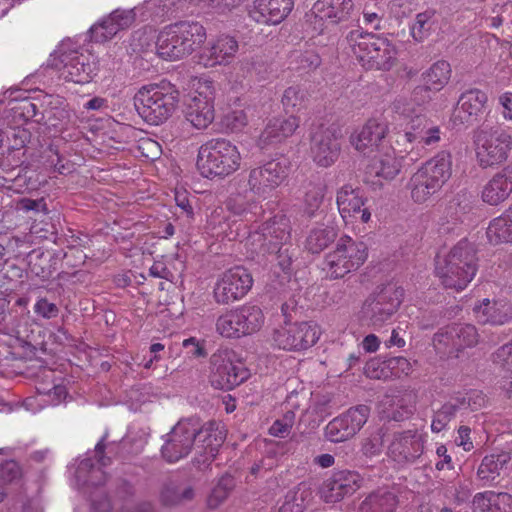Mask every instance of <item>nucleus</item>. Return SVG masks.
Masks as SVG:
<instances>
[{
    "label": "nucleus",
    "mask_w": 512,
    "mask_h": 512,
    "mask_svg": "<svg viewBox=\"0 0 512 512\" xmlns=\"http://www.w3.org/2000/svg\"><path fill=\"white\" fill-rule=\"evenodd\" d=\"M291 163L286 158H274L249 170L247 183L239 181L229 196L226 207L236 216L247 220L261 209L257 198H266L288 178Z\"/></svg>",
    "instance_id": "1"
},
{
    "label": "nucleus",
    "mask_w": 512,
    "mask_h": 512,
    "mask_svg": "<svg viewBox=\"0 0 512 512\" xmlns=\"http://www.w3.org/2000/svg\"><path fill=\"white\" fill-rule=\"evenodd\" d=\"M388 134L389 126L386 121L370 118L349 137V142L356 151L371 158L368 173L385 180H391L399 174L403 158L397 155L390 144Z\"/></svg>",
    "instance_id": "2"
},
{
    "label": "nucleus",
    "mask_w": 512,
    "mask_h": 512,
    "mask_svg": "<svg viewBox=\"0 0 512 512\" xmlns=\"http://www.w3.org/2000/svg\"><path fill=\"white\" fill-rule=\"evenodd\" d=\"M479 269L475 243L461 239L449 251L435 257V275L445 289L463 291L473 281Z\"/></svg>",
    "instance_id": "3"
},
{
    "label": "nucleus",
    "mask_w": 512,
    "mask_h": 512,
    "mask_svg": "<svg viewBox=\"0 0 512 512\" xmlns=\"http://www.w3.org/2000/svg\"><path fill=\"white\" fill-rule=\"evenodd\" d=\"M243 163L239 147L224 137L204 142L198 150L196 166L200 175L207 179H225L238 170Z\"/></svg>",
    "instance_id": "4"
},
{
    "label": "nucleus",
    "mask_w": 512,
    "mask_h": 512,
    "mask_svg": "<svg viewBox=\"0 0 512 512\" xmlns=\"http://www.w3.org/2000/svg\"><path fill=\"white\" fill-rule=\"evenodd\" d=\"M346 41L360 65L366 70L389 71L397 63L398 49L389 38L352 30Z\"/></svg>",
    "instance_id": "5"
},
{
    "label": "nucleus",
    "mask_w": 512,
    "mask_h": 512,
    "mask_svg": "<svg viewBox=\"0 0 512 512\" xmlns=\"http://www.w3.org/2000/svg\"><path fill=\"white\" fill-rule=\"evenodd\" d=\"M135 107L141 118L150 125L166 122L176 111L180 92L169 81L142 86L135 94Z\"/></svg>",
    "instance_id": "6"
},
{
    "label": "nucleus",
    "mask_w": 512,
    "mask_h": 512,
    "mask_svg": "<svg viewBox=\"0 0 512 512\" xmlns=\"http://www.w3.org/2000/svg\"><path fill=\"white\" fill-rule=\"evenodd\" d=\"M453 174V156L440 150L422 163L408 182L411 199L417 204L427 202L450 180Z\"/></svg>",
    "instance_id": "7"
},
{
    "label": "nucleus",
    "mask_w": 512,
    "mask_h": 512,
    "mask_svg": "<svg viewBox=\"0 0 512 512\" xmlns=\"http://www.w3.org/2000/svg\"><path fill=\"white\" fill-rule=\"evenodd\" d=\"M369 249L364 241L342 235L324 257L322 270L326 279L338 280L359 270L368 260Z\"/></svg>",
    "instance_id": "8"
},
{
    "label": "nucleus",
    "mask_w": 512,
    "mask_h": 512,
    "mask_svg": "<svg viewBox=\"0 0 512 512\" xmlns=\"http://www.w3.org/2000/svg\"><path fill=\"white\" fill-rule=\"evenodd\" d=\"M216 87L207 77H195L190 81V91L184 117L197 130L207 129L215 119Z\"/></svg>",
    "instance_id": "9"
},
{
    "label": "nucleus",
    "mask_w": 512,
    "mask_h": 512,
    "mask_svg": "<svg viewBox=\"0 0 512 512\" xmlns=\"http://www.w3.org/2000/svg\"><path fill=\"white\" fill-rule=\"evenodd\" d=\"M475 157L482 169L506 162L512 150V136L505 130H480L474 136Z\"/></svg>",
    "instance_id": "10"
},
{
    "label": "nucleus",
    "mask_w": 512,
    "mask_h": 512,
    "mask_svg": "<svg viewBox=\"0 0 512 512\" xmlns=\"http://www.w3.org/2000/svg\"><path fill=\"white\" fill-rule=\"evenodd\" d=\"M321 335L320 325L313 320L286 322L273 331L272 343L284 351L303 352L313 347Z\"/></svg>",
    "instance_id": "11"
},
{
    "label": "nucleus",
    "mask_w": 512,
    "mask_h": 512,
    "mask_svg": "<svg viewBox=\"0 0 512 512\" xmlns=\"http://www.w3.org/2000/svg\"><path fill=\"white\" fill-rule=\"evenodd\" d=\"M404 289L389 283L370 294L364 301L361 313L374 328L382 327L397 312L403 300Z\"/></svg>",
    "instance_id": "12"
},
{
    "label": "nucleus",
    "mask_w": 512,
    "mask_h": 512,
    "mask_svg": "<svg viewBox=\"0 0 512 512\" xmlns=\"http://www.w3.org/2000/svg\"><path fill=\"white\" fill-rule=\"evenodd\" d=\"M249 376V370L234 350L223 349L212 355L209 381L215 389L232 390Z\"/></svg>",
    "instance_id": "13"
},
{
    "label": "nucleus",
    "mask_w": 512,
    "mask_h": 512,
    "mask_svg": "<svg viewBox=\"0 0 512 512\" xmlns=\"http://www.w3.org/2000/svg\"><path fill=\"white\" fill-rule=\"evenodd\" d=\"M291 238V222L285 214H277L264 222L257 230L251 231L246 246L253 253H274Z\"/></svg>",
    "instance_id": "14"
},
{
    "label": "nucleus",
    "mask_w": 512,
    "mask_h": 512,
    "mask_svg": "<svg viewBox=\"0 0 512 512\" xmlns=\"http://www.w3.org/2000/svg\"><path fill=\"white\" fill-rule=\"evenodd\" d=\"M352 0H317L305 15L314 35H322L329 26L348 21L353 12Z\"/></svg>",
    "instance_id": "15"
},
{
    "label": "nucleus",
    "mask_w": 512,
    "mask_h": 512,
    "mask_svg": "<svg viewBox=\"0 0 512 512\" xmlns=\"http://www.w3.org/2000/svg\"><path fill=\"white\" fill-rule=\"evenodd\" d=\"M342 138L340 125L332 123L320 124L311 134L310 154L319 167L333 165L341 151L339 140Z\"/></svg>",
    "instance_id": "16"
},
{
    "label": "nucleus",
    "mask_w": 512,
    "mask_h": 512,
    "mask_svg": "<svg viewBox=\"0 0 512 512\" xmlns=\"http://www.w3.org/2000/svg\"><path fill=\"white\" fill-rule=\"evenodd\" d=\"M253 286L250 272L243 266H234L222 272L214 285L216 303L226 305L245 297Z\"/></svg>",
    "instance_id": "17"
},
{
    "label": "nucleus",
    "mask_w": 512,
    "mask_h": 512,
    "mask_svg": "<svg viewBox=\"0 0 512 512\" xmlns=\"http://www.w3.org/2000/svg\"><path fill=\"white\" fill-rule=\"evenodd\" d=\"M425 443L426 435L417 429L396 432L387 454L400 465L414 463L423 454Z\"/></svg>",
    "instance_id": "18"
},
{
    "label": "nucleus",
    "mask_w": 512,
    "mask_h": 512,
    "mask_svg": "<svg viewBox=\"0 0 512 512\" xmlns=\"http://www.w3.org/2000/svg\"><path fill=\"white\" fill-rule=\"evenodd\" d=\"M225 439L226 429L223 423L213 420L203 424L199 429L195 424L193 445L200 457L197 459L198 463L210 464L217 456Z\"/></svg>",
    "instance_id": "19"
},
{
    "label": "nucleus",
    "mask_w": 512,
    "mask_h": 512,
    "mask_svg": "<svg viewBox=\"0 0 512 512\" xmlns=\"http://www.w3.org/2000/svg\"><path fill=\"white\" fill-rule=\"evenodd\" d=\"M239 50L238 40L229 34L211 39L198 53L197 62L205 68L230 65Z\"/></svg>",
    "instance_id": "20"
},
{
    "label": "nucleus",
    "mask_w": 512,
    "mask_h": 512,
    "mask_svg": "<svg viewBox=\"0 0 512 512\" xmlns=\"http://www.w3.org/2000/svg\"><path fill=\"white\" fill-rule=\"evenodd\" d=\"M487 103L488 95L485 91L469 88L460 94L450 121L454 126L473 125L482 118Z\"/></svg>",
    "instance_id": "21"
},
{
    "label": "nucleus",
    "mask_w": 512,
    "mask_h": 512,
    "mask_svg": "<svg viewBox=\"0 0 512 512\" xmlns=\"http://www.w3.org/2000/svg\"><path fill=\"white\" fill-rule=\"evenodd\" d=\"M367 198L364 197L359 188H353L351 185H344L336 195V204L340 216L346 224L359 220L362 223H368L371 220V212L365 206Z\"/></svg>",
    "instance_id": "22"
},
{
    "label": "nucleus",
    "mask_w": 512,
    "mask_h": 512,
    "mask_svg": "<svg viewBox=\"0 0 512 512\" xmlns=\"http://www.w3.org/2000/svg\"><path fill=\"white\" fill-rule=\"evenodd\" d=\"M195 423L192 420L178 422L161 449L163 458L169 463H175L186 457L193 447Z\"/></svg>",
    "instance_id": "23"
},
{
    "label": "nucleus",
    "mask_w": 512,
    "mask_h": 512,
    "mask_svg": "<svg viewBox=\"0 0 512 512\" xmlns=\"http://www.w3.org/2000/svg\"><path fill=\"white\" fill-rule=\"evenodd\" d=\"M362 477L357 471L339 470L327 479L321 489L320 498L328 504H334L355 493L362 485Z\"/></svg>",
    "instance_id": "24"
},
{
    "label": "nucleus",
    "mask_w": 512,
    "mask_h": 512,
    "mask_svg": "<svg viewBox=\"0 0 512 512\" xmlns=\"http://www.w3.org/2000/svg\"><path fill=\"white\" fill-rule=\"evenodd\" d=\"M294 8V0H254L247 9L249 18L260 25H278Z\"/></svg>",
    "instance_id": "25"
},
{
    "label": "nucleus",
    "mask_w": 512,
    "mask_h": 512,
    "mask_svg": "<svg viewBox=\"0 0 512 512\" xmlns=\"http://www.w3.org/2000/svg\"><path fill=\"white\" fill-rule=\"evenodd\" d=\"M300 126V118L296 115L288 117H274L269 119L265 128L256 140V145L260 150H266L285 142L290 138Z\"/></svg>",
    "instance_id": "26"
},
{
    "label": "nucleus",
    "mask_w": 512,
    "mask_h": 512,
    "mask_svg": "<svg viewBox=\"0 0 512 512\" xmlns=\"http://www.w3.org/2000/svg\"><path fill=\"white\" fill-rule=\"evenodd\" d=\"M61 77L68 82L89 83L98 70V61L91 53H75L64 56Z\"/></svg>",
    "instance_id": "27"
},
{
    "label": "nucleus",
    "mask_w": 512,
    "mask_h": 512,
    "mask_svg": "<svg viewBox=\"0 0 512 512\" xmlns=\"http://www.w3.org/2000/svg\"><path fill=\"white\" fill-rule=\"evenodd\" d=\"M512 195V161L504 166L482 186L480 198L489 206H499Z\"/></svg>",
    "instance_id": "28"
},
{
    "label": "nucleus",
    "mask_w": 512,
    "mask_h": 512,
    "mask_svg": "<svg viewBox=\"0 0 512 512\" xmlns=\"http://www.w3.org/2000/svg\"><path fill=\"white\" fill-rule=\"evenodd\" d=\"M434 343H443L457 351L475 346L479 341V334L474 325L454 324L434 336Z\"/></svg>",
    "instance_id": "29"
},
{
    "label": "nucleus",
    "mask_w": 512,
    "mask_h": 512,
    "mask_svg": "<svg viewBox=\"0 0 512 512\" xmlns=\"http://www.w3.org/2000/svg\"><path fill=\"white\" fill-rule=\"evenodd\" d=\"M395 109L399 117L406 124L405 133L403 135L404 140L412 144L416 142L421 134L424 133V129L427 127L429 120L421 113L420 107L415 106L411 102L398 101L395 104Z\"/></svg>",
    "instance_id": "30"
},
{
    "label": "nucleus",
    "mask_w": 512,
    "mask_h": 512,
    "mask_svg": "<svg viewBox=\"0 0 512 512\" xmlns=\"http://www.w3.org/2000/svg\"><path fill=\"white\" fill-rule=\"evenodd\" d=\"M478 322L491 325H504L512 320V307L504 300L483 299L473 308Z\"/></svg>",
    "instance_id": "31"
},
{
    "label": "nucleus",
    "mask_w": 512,
    "mask_h": 512,
    "mask_svg": "<svg viewBox=\"0 0 512 512\" xmlns=\"http://www.w3.org/2000/svg\"><path fill=\"white\" fill-rule=\"evenodd\" d=\"M177 23L165 26L157 36L156 53L166 61H177L186 57L185 51L180 50L182 40L180 38Z\"/></svg>",
    "instance_id": "32"
},
{
    "label": "nucleus",
    "mask_w": 512,
    "mask_h": 512,
    "mask_svg": "<svg viewBox=\"0 0 512 512\" xmlns=\"http://www.w3.org/2000/svg\"><path fill=\"white\" fill-rule=\"evenodd\" d=\"M473 512H512V495L507 492L486 490L472 499Z\"/></svg>",
    "instance_id": "33"
},
{
    "label": "nucleus",
    "mask_w": 512,
    "mask_h": 512,
    "mask_svg": "<svg viewBox=\"0 0 512 512\" xmlns=\"http://www.w3.org/2000/svg\"><path fill=\"white\" fill-rule=\"evenodd\" d=\"M486 237L492 245L512 243V203L489 222Z\"/></svg>",
    "instance_id": "34"
},
{
    "label": "nucleus",
    "mask_w": 512,
    "mask_h": 512,
    "mask_svg": "<svg viewBox=\"0 0 512 512\" xmlns=\"http://www.w3.org/2000/svg\"><path fill=\"white\" fill-rule=\"evenodd\" d=\"M180 38L182 40L180 50L185 51L186 57L201 47L206 41L207 34L205 27L198 22L180 21L177 22Z\"/></svg>",
    "instance_id": "35"
},
{
    "label": "nucleus",
    "mask_w": 512,
    "mask_h": 512,
    "mask_svg": "<svg viewBox=\"0 0 512 512\" xmlns=\"http://www.w3.org/2000/svg\"><path fill=\"white\" fill-rule=\"evenodd\" d=\"M451 66L446 60H438L433 63L423 74L422 80L424 82L423 89L439 92L441 91L450 81L451 78ZM422 90L418 87L415 89Z\"/></svg>",
    "instance_id": "36"
},
{
    "label": "nucleus",
    "mask_w": 512,
    "mask_h": 512,
    "mask_svg": "<svg viewBox=\"0 0 512 512\" xmlns=\"http://www.w3.org/2000/svg\"><path fill=\"white\" fill-rule=\"evenodd\" d=\"M507 453L491 454L485 456L477 470V478L481 486H490L500 476L501 470L509 462Z\"/></svg>",
    "instance_id": "37"
},
{
    "label": "nucleus",
    "mask_w": 512,
    "mask_h": 512,
    "mask_svg": "<svg viewBox=\"0 0 512 512\" xmlns=\"http://www.w3.org/2000/svg\"><path fill=\"white\" fill-rule=\"evenodd\" d=\"M234 309L237 313L244 336H250L260 331L265 321L264 314L260 307L245 304Z\"/></svg>",
    "instance_id": "38"
},
{
    "label": "nucleus",
    "mask_w": 512,
    "mask_h": 512,
    "mask_svg": "<svg viewBox=\"0 0 512 512\" xmlns=\"http://www.w3.org/2000/svg\"><path fill=\"white\" fill-rule=\"evenodd\" d=\"M397 497L386 489H379L368 495L360 505L361 512H394Z\"/></svg>",
    "instance_id": "39"
},
{
    "label": "nucleus",
    "mask_w": 512,
    "mask_h": 512,
    "mask_svg": "<svg viewBox=\"0 0 512 512\" xmlns=\"http://www.w3.org/2000/svg\"><path fill=\"white\" fill-rule=\"evenodd\" d=\"M337 237L333 227L317 226L311 229L305 240V249L313 254H319L326 249Z\"/></svg>",
    "instance_id": "40"
},
{
    "label": "nucleus",
    "mask_w": 512,
    "mask_h": 512,
    "mask_svg": "<svg viewBox=\"0 0 512 512\" xmlns=\"http://www.w3.org/2000/svg\"><path fill=\"white\" fill-rule=\"evenodd\" d=\"M22 477L23 471L17 461L13 459L0 461V503L7 496L8 487L19 484Z\"/></svg>",
    "instance_id": "41"
},
{
    "label": "nucleus",
    "mask_w": 512,
    "mask_h": 512,
    "mask_svg": "<svg viewBox=\"0 0 512 512\" xmlns=\"http://www.w3.org/2000/svg\"><path fill=\"white\" fill-rule=\"evenodd\" d=\"M216 332L227 339L245 337L234 308L226 310L216 320Z\"/></svg>",
    "instance_id": "42"
},
{
    "label": "nucleus",
    "mask_w": 512,
    "mask_h": 512,
    "mask_svg": "<svg viewBox=\"0 0 512 512\" xmlns=\"http://www.w3.org/2000/svg\"><path fill=\"white\" fill-rule=\"evenodd\" d=\"M326 193V186L323 183L310 182L305 187L303 196V213L312 218L321 207Z\"/></svg>",
    "instance_id": "43"
},
{
    "label": "nucleus",
    "mask_w": 512,
    "mask_h": 512,
    "mask_svg": "<svg viewBox=\"0 0 512 512\" xmlns=\"http://www.w3.org/2000/svg\"><path fill=\"white\" fill-rule=\"evenodd\" d=\"M309 93L299 85H293L284 90L281 103L286 112H299L307 108Z\"/></svg>",
    "instance_id": "44"
},
{
    "label": "nucleus",
    "mask_w": 512,
    "mask_h": 512,
    "mask_svg": "<svg viewBox=\"0 0 512 512\" xmlns=\"http://www.w3.org/2000/svg\"><path fill=\"white\" fill-rule=\"evenodd\" d=\"M459 409H469L471 411H478L487 407L489 399L487 395L478 389H470L466 392H458L453 398Z\"/></svg>",
    "instance_id": "45"
},
{
    "label": "nucleus",
    "mask_w": 512,
    "mask_h": 512,
    "mask_svg": "<svg viewBox=\"0 0 512 512\" xmlns=\"http://www.w3.org/2000/svg\"><path fill=\"white\" fill-rule=\"evenodd\" d=\"M105 449H106V445L104 443V438H102L95 446V458H96L97 463L100 466L99 468H97V469L93 468L91 459H85V460L81 461L80 466H79V470L92 468V471H91L92 474H99L103 478V481H99V482H94L93 480H91V483L94 485L102 484L105 481L106 476H105L104 472L102 471L101 467H105L111 463L110 458L106 457V455H105Z\"/></svg>",
    "instance_id": "46"
},
{
    "label": "nucleus",
    "mask_w": 512,
    "mask_h": 512,
    "mask_svg": "<svg viewBox=\"0 0 512 512\" xmlns=\"http://www.w3.org/2000/svg\"><path fill=\"white\" fill-rule=\"evenodd\" d=\"M234 487V478L230 475L222 476L208 497L210 508H217L229 495Z\"/></svg>",
    "instance_id": "47"
},
{
    "label": "nucleus",
    "mask_w": 512,
    "mask_h": 512,
    "mask_svg": "<svg viewBox=\"0 0 512 512\" xmlns=\"http://www.w3.org/2000/svg\"><path fill=\"white\" fill-rule=\"evenodd\" d=\"M457 405L453 402H447L441 406L439 410L434 413L431 430L434 433H439L445 430L450 421L456 416Z\"/></svg>",
    "instance_id": "48"
},
{
    "label": "nucleus",
    "mask_w": 512,
    "mask_h": 512,
    "mask_svg": "<svg viewBox=\"0 0 512 512\" xmlns=\"http://www.w3.org/2000/svg\"><path fill=\"white\" fill-rule=\"evenodd\" d=\"M325 436L329 441L338 443L352 438L354 434L351 429L345 425L343 419L337 416L327 424Z\"/></svg>",
    "instance_id": "49"
},
{
    "label": "nucleus",
    "mask_w": 512,
    "mask_h": 512,
    "mask_svg": "<svg viewBox=\"0 0 512 512\" xmlns=\"http://www.w3.org/2000/svg\"><path fill=\"white\" fill-rule=\"evenodd\" d=\"M308 495V490L301 491L298 489L288 491L279 508V512H303L305 509V499Z\"/></svg>",
    "instance_id": "50"
},
{
    "label": "nucleus",
    "mask_w": 512,
    "mask_h": 512,
    "mask_svg": "<svg viewBox=\"0 0 512 512\" xmlns=\"http://www.w3.org/2000/svg\"><path fill=\"white\" fill-rule=\"evenodd\" d=\"M434 14L435 12L432 10H427L417 14L416 19L411 26V35L414 40L421 42L429 35L431 20Z\"/></svg>",
    "instance_id": "51"
},
{
    "label": "nucleus",
    "mask_w": 512,
    "mask_h": 512,
    "mask_svg": "<svg viewBox=\"0 0 512 512\" xmlns=\"http://www.w3.org/2000/svg\"><path fill=\"white\" fill-rule=\"evenodd\" d=\"M295 424V413L291 410L285 412L282 417L276 419L268 429L269 435L277 438H285Z\"/></svg>",
    "instance_id": "52"
},
{
    "label": "nucleus",
    "mask_w": 512,
    "mask_h": 512,
    "mask_svg": "<svg viewBox=\"0 0 512 512\" xmlns=\"http://www.w3.org/2000/svg\"><path fill=\"white\" fill-rule=\"evenodd\" d=\"M119 31L117 25L107 17L101 23L91 28V38L95 42H105L112 39Z\"/></svg>",
    "instance_id": "53"
},
{
    "label": "nucleus",
    "mask_w": 512,
    "mask_h": 512,
    "mask_svg": "<svg viewBox=\"0 0 512 512\" xmlns=\"http://www.w3.org/2000/svg\"><path fill=\"white\" fill-rule=\"evenodd\" d=\"M345 413L350 421V429L353 434L356 435L367 422L370 415V408L366 405H358L350 408Z\"/></svg>",
    "instance_id": "54"
},
{
    "label": "nucleus",
    "mask_w": 512,
    "mask_h": 512,
    "mask_svg": "<svg viewBox=\"0 0 512 512\" xmlns=\"http://www.w3.org/2000/svg\"><path fill=\"white\" fill-rule=\"evenodd\" d=\"M387 366L389 378H401L403 376H408L413 370L411 362L402 356L387 359Z\"/></svg>",
    "instance_id": "55"
},
{
    "label": "nucleus",
    "mask_w": 512,
    "mask_h": 512,
    "mask_svg": "<svg viewBox=\"0 0 512 512\" xmlns=\"http://www.w3.org/2000/svg\"><path fill=\"white\" fill-rule=\"evenodd\" d=\"M364 374L370 379L386 380L389 378L387 360L370 359L364 366Z\"/></svg>",
    "instance_id": "56"
},
{
    "label": "nucleus",
    "mask_w": 512,
    "mask_h": 512,
    "mask_svg": "<svg viewBox=\"0 0 512 512\" xmlns=\"http://www.w3.org/2000/svg\"><path fill=\"white\" fill-rule=\"evenodd\" d=\"M224 124L230 132H240L248 124L247 114L243 110L231 111L224 117Z\"/></svg>",
    "instance_id": "57"
},
{
    "label": "nucleus",
    "mask_w": 512,
    "mask_h": 512,
    "mask_svg": "<svg viewBox=\"0 0 512 512\" xmlns=\"http://www.w3.org/2000/svg\"><path fill=\"white\" fill-rule=\"evenodd\" d=\"M492 361L506 371L512 370V344L506 343L499 347L493 353Z\"/></svg>",
    "instance_id": "58"
},
{
    "label": "nucleus",
    "mask_w": 512,
    "mask_h": 512,
    "mask_svg": "<svg viewBox=\"0 0 512 512\" xmlns=\"http://www.w3.org/2000/svg\"><path fill=\"white\" fill-rule=\"evenodd\" d=\"M297 68L302 70H314L321 64L320 56L313 51H305L294 56Z\"/></svg>",
    "instance_id": "59"
},
{
    "label": "nucleus",
    "mask_w": 512,
    "mask_h": 512,
    "mask_svg": "<svg viewBox=\"0 0 512 512\" xmlns=\"http://www.w3.org/2000/svg\"><path fill=\"white\" fill-rule=\"evenodd\" d=\"M154 33V29L150 26H146L143 29L135 31L132 36V42L135 47L134 50H146L154 38Z\"/></svg>",
    "instance_id": "60"
},
{
    "label": "nucleus",
    "mask_w": 512,
    "mask_h": 512,
    "mask_svg": "<svg viewBox=\"0 0 512 512\" xmlns=\"http://www.w3.org/2000/svg\"><path fill=\"white\" fill-rule=\"evenodd\" d=\"M39 394L48 395L51 397V403L57 405L64 400L68 394L66 386L61 384H52L50 387L39 385L37 386Z\"/></svg>",
    "instance_id": "61"
},
{
    "label": "nucleus",
    "mask_w": 512,
    "mask_h": 512,
    "mask_svg": "<svg viewBox=\"0 0 512 512\" xmlns=\"http://www.w3.org/2000/svg\"><path fill=\"white\" fill-rule=\"evenodd\" d=\"M34 312L45 319L55 318L59 313L56 304L49 302L46 298H40L34 305Z\"/></svg>",
    "instance_id": "62"
},
{
    "label": "nucleus",
    "mask_w": 512,
    "mask_h": 512,
    "mask_svg": "<svg viewBox=\"0 0 512 512\" xmlns=\"http://www.w3.org/2000/svg\"><path fill=\"white\" fill-rule=\"evenodd\" d=\"M441 140V130L439 126H428L424 129V133L416 141L426 146L437 144Z\"/></svg>",
    "instance_id": "63"
},
{
    "label": "nucleus",
    "mask_w": 512,
    "mask_h": 512,
    "mask_svg": "<svg viewBox=\"0 0 512 512\" xmlns=\"http://www.w3.org/2000/svg\"><path fill=\"white\" fill-rule=\"evenodd\" d=\"M501 116L504 120L512 122V92L505 91L498 96Z\"/></svg>",
    "instance_id": "64"
}]
</instances>
